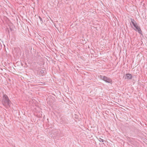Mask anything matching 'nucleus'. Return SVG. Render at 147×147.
<instances>
[{
	"label": "nucleus",
	"mask_w": 147,
	"mask_h": 147,
	"mask_svg": "<svg viewBox=\"0 0 147 147\" xmlns=\"http://www.w3.org/2000/svg\"><path fill=\"white\" fill-rule=\"evenodd\" d=\"M3 99L2 101L3 105L7 108L10 106L11 104V101L9 99L7 96L5 94L3 96Z\"/></svg>",
	"instance_id": "f257e3e1"
},
{
	"label": "nucleus",
	"mask_w": 147,
	"mask_h": 147,
	"mask_svg": "<svg viewBox=\"0 0 147 147\" xmlns=\"http://www.w3.org/2000/svg\"><path fill=\"white\" fill-rule=\"evenodd\" d=\"M101 78L107 82L111 83L112 80L109 78L105 76H101Z\"/></svg>",
	"instance_id": "f03ea898"
},
{
	"label": "nucleus",
	"mask_w": 147,
	"mask_h": 147,
	"mask_svg": "<svg viewBox=\"0 0 147 147\" xmlns=\"http://www.w3.org/2000/svg\"><path fill=\"white\" fill-rule=\"evenodd\" d=\"M132 78V75L130 74H126L125 76H124L123 78H124L125 80H129L131 79Z\"/></svg>",
	"instance_id": "7ed1b4c3"
},
{
	"label": "nucleus",
	"mask_w": 147,
	"mask_h": 147,
	"mask_svg": "<svg viewBox=\"0 0 147 147\" xmlns=\"http://www.w3.org/2000/svg\"><path fill=\"white\" fill-rule=\"evenodd\" d=\"M135 26H134L135 28H134V29L136 31H138L139 33L142 34V32L141 30L140 27L137 24L135 25Z\"/></svg>",
	"instance_id": "20e7f679"
},
{
	"label": "nucleus",
	"mask_w": 147,
	"mask_h": 147,
	"mask_svg": "<svg viewBox=\"0 0 147 147\" xmlns=\"http://www.w3.org/2000/svg\"><path fill=\"white\" fill-rule=\"evenodd\" d=\"M131 22L134 25V26H136L135 25L137 24L136 22L133 19H131Z\"/></svg>",
	"instance_id": "39448f33"
},
{
	"label": "nucleus",
	"mask_w": 147,
	"mask_h": 147,
	"mask_svg": "<svg viewBox=\"0 0 147 147\" xmlns=\"http://www.w3.org/2000/svg\"><path fill=\"white\" fill-rule=\"evenodd\" d=\"M98 140L100 142H103L104 141V140L100 138H99Z\"/></svg>",
	"instance_id": "423d86ee"
},
{
	"label": "nucleus",
	"mask_w": 147,
	"mask_h": 147,
	"mask_svg": "<svg viewBox=\"0 0 147 147\" xmlns=\"http://www.w3.org/2000/svg\"><path fill=\"white\" fill-rule=\"evenodd\" d=\"M40 72L42 74V73H44V71L43 70L41 71Z\"/></svg>",
	"instance_id": "0eeeda50"
},
{
	"label": "nucleus",
	"mask_w": 147,
	"mask_h": 147,
	"mask_svg": "<svg viewBox=\"0 0 147 147\" xmlns=\"http://www.w3.org/2000/svg\"><path fill=\"white\" fill-rule=\"evenodd\" d=\"M39 18H40V20H42V18H40V17H39Z\"/></svg>",
	"instance_id": "6e6552de"
}]
</instances>
